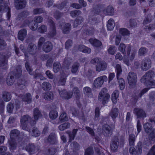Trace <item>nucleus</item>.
<instances>
[{
    "label": "nucleus",
    "mask_w": 155,
    "mask_h": 155,
    "mask_svg": "<svg viewBox=\"0 0 155 155\" xmlns=\"http://www.w3.org/2000/svg\"><path fill=\"white\" fill-rule=\"evenodd\" d=\"M29 140V138L27 135L23 132L20 133V147L23 149L25 150L29 153L30 154H33L38 152L39 148L38 146H35L33 143H29L26 145Z\"/></svg>",
    "instance_id": "obj_1"
},
{
    "label": "nucleus",
    "mask_w": 155,
    "mask_h": 155,
    "mask_svg": "<svg viewBox=\"0 0 155 155\" xmlns=\"http://www.w3.org/2000/svg\"><path fill=\"white\" fill-rule=\"evenodd\" d=\"M155 76V72L152 70L147 72L141 78L140 81L147 86H151L155 85V80L153 78Z\"/></svg>",
    "instance_id": "obj_2"
},
{
    "label": "nucleus",
    "mask_w": 155,
    "mask_h": 155,
    "mask_svg": "<svg viewBox=\"0 0 155 155\" xmlns=\"http://www.w3.org/2000/svg\"><path fill=\"white\" fill-rule=\"evenodd\" d=\"M11 141L9 143L10 150H13L16 149L17 147V141L19 142V131L14 129L11 131L10 133Z\"/></svg>",
    "instance_id": "obj_3"
},
{
    "label": "nucleus",
    "mask_w": 155,
    "mask_h": 155,
    "mask_svg": "<svg viewBox=\"0 0 155 155\" xmlns=\"http://www.w3.org/2000/svg\"><path fill=\"white\" fill-rule=\"evenodd\" d=\"M21 122L22 128L23 129L28 130V129L30 131L28 127L30 125L31 126H33L36 123L35 120H33L28 115H24L21 117Z\"/></svg>",
    "instance_id": "obj_4"
},
{
    "label": "nucleus",
    "mask_w": 155,
    "mask_h": 155,
    "mask_svg": "<svg viewBox=\"0 0 155 155\" xmlns=\"http://www.w3.org/2000/svg\"><path fill=\"white\" fill-rule=\"evenodd\" d=\"M19 78V73L14 71L10 72L6 79V82L8 85H12L15 82L18 84Z\"/></svg>",
    "instance_id": "obj_5"
},
{
    "label": "nucleus",
    "mask_w": 155,
    "mask_h": 155,
    "mask_svg": "<svg viewBox=\"0 0 155 155\" xmlns=\"http://www.w3.org/2000/svg\"><path fill=\"white\" fill-rule=\"evenodd\" d=\"M96 13L98 14L101 12L107 15H112L114 14V9L113 7L110 5L108 6L106 8L104 5H100L97 6V10H95Z\"/></svg>",
    "instance_id": "obj_6"
},
{
    "label": "nucleus",
    "mask_w": 155,
    "mask_h": 155,
    "mask_svg": "<svg viewBox=\"0 0 155 155\" xmlns=\"http://www.w3.org/2000/svg\"><path fill=\"white\" fill-rule=\"evenodd\" d=\"M124 143V140L123 139L119 140L117 137H114L111 141L110 148L113 151L117 150L119 145L120 147L123 146Z\"/></svg>",
    "instance_id": "obj_7"
},
{
    "label": "nucleus",
    "mask_w": 155,
    "mask_h": 155,
    "mask_svg": "<svg viewBox=\"0 0 155 155\" xmlns=\"http://www.w3.org/2000/svg\"><path fill=\"white\" fill-rule=\"evenodd\" d=\"M110 97L109 94L107 93V89L105 88L102 89L98 96V100L103 104H105L107 103Z\"/></svg>",
    "instance_id": "obj_8"
},
{
    "label": "nucleus",
    "mask_w": 155,
    "mask_h": 155,
    "mask_svg": "<svg viewBox=\"0 0 155 155\" xmlns=\"http://www.w3.org/2000/svg\"><path fill=\"white\" fill-rule=\"evenodd\" d=\"M127 79L130 86L132 88L134 87L137 81L136 74L133 72H129L127 76Z\"/></svg>",
    "instance_id": "obj_9"
},
{
    "label": "nucleus",
    "mask_w": 155,
    "mask_h": 155,
    "mask_svg": "<svg viewBox=\"0 0 155 155\" xmlns=\"http://www.w3.org/2000/svg\"><path fill=\"white\" fill-rule=\"evenodd\" d=\"M136 149L134 147H131L129 151L130 153L132 155H137L140 154L142 152V143L139 141L136 147Z\"/></svg>",
    "instance_id": "obj_10"
},
{
    "label": "nucleus",
    "mask_w": 155,
    "mask_h": 155,
    "mask_svg": "<svg viewBox=\"0 0 155 155\" xmlns=\"http://www.w3.org/2000/svg\"><path fill=\"white\" fill-rule=\"evenodd\" d=\"M107 80V77L105 75H103L97 78L94 81L93 87L99 88L101 87L104 81H106Z\"/></svg>",
    "instance_id": "obj_11"
},
{
    "label": "nucleus",
    "mask_w": 155,
    "mask_h": 155,
    "mask_svg": "<svg viewBox=\"0 0 155 155\" xmlns=\"http://www.w3.org/2000/svg\"><path fill=\"white\" fill-rule=\"evenodd\" d=\"M119 50L124 55L127 54V56L130 55L131 50V47L129 45L126 46L123 43H121L118 48Z\"/></svg>",
    "instance_id": "obj_12"
},
{
    "label": "nucleus",
    "mask_w": 155,
    "mask_h": 155,
    "mask_svg": "<svg viewBox=\"0 0 155 155\" xmlns=\"http://www.w3.org/2000/svg\"><path fill=\"white\" fill-rule=\"evenodd\" d=\"M151 61L150 59L146 58L142 60L141 63L142 70L146 71L151 67Z\"/></svg>",
    "instance_id": "obj_13"
},
{
    "label": "nucleus",
    "mask_w": 155,
    "mask_h": 155,
    "mask_svg": "<svg viewBox=\"0 0 155 155\" xmlns=\"http://www.w3.org/2000/svg\"><path fill=\"white\" fill-rule=\"evenodd\" d=\"M59 94L62 98L68 100L70 99L72 97L73 93L71 92H67L66 90L60 91L58 90Z\"/></svg>",
    "instance_id": "obj_14"
},
{
    "label": "nucleus",
    "mask_w": 155,
    "mask_h": 155,
    "mask_svg": "<svg viewBox=\"0 0 155 155\" xmlns=\"http://www.w3.org/2000/svg\"><path fill=\"white\" fill-rule=\"evenodd\" d=\"M133 113L137 116V118H144L146 116L145 112L141 109L135 108L134 109Z\"/></svg>",
    "instance_id": "obj_15"
},
{
    "label": "nucleus",
    "mask_w": 155,
    "mask_h": 155,
    "mask_svg": "<svg viewBox=\"0 0 155 155\" xmlns=\"http://www.w3.org/2000/svg\"><path fill=\"white\" fill-rule=\"evenodd\" d=\"M103 134L105 137H110L112 134L111 127L107 124H104L102 127Z\"/></svg>",
    "instance_id": "obj_16"
},
{
    "label": "nucleus",
    "mask_w": 155,
    "mask_h": 155,
    "mask_svg": "<svg viewBox=\"0 0 155 155\" xmlns=\"http://www.w3.org/2000/svg\"><path fill=\"white\" fill-rule=\"evenodd\" d=\"M47 141L51 144H56L58 143L57 136L54 133H52L48 136Z\"/></svg>",
    "instance_id": "obj_17"
},
{
    "label": "nucleus",
    "mask_w": 155,
    "mask_h": 155,
    "mask_svg": "<svg viewBox=\"0 0 155 155\" xmlns=\"http://www.w3.org/2000/svg\"><path fill=\"white\" fill-rule=\"evenodd\" d=\"M107 67V64L106 62L101 61L96 65V70L98 72L105 70Z\"/></svg>",
    "instance_id": "obj_18"
},
{
    "label": "nucleus",
    "mask_w": 155,
    "mask_h": 155,
    "mask_svg": "<svg viewBox=\"0 0 155 155\" xmlns=\"http://www.w3.org/2000/svg\"><path fill=\"white\" fill-rule=\"evenodd\" d=\"M42 96L45 100L48 101L52 100L54 97L53 93L51 91L44 93L42 94Z\"/></svg>",
    "instance_id": "obj_19"
},
{
    "label": "nucleus",
    "mask_w": 155,
    "mask_h": 155,
    "mask_svg": "<svg viewBox=\"0 0 155 155\" xmlns=\"http://www.w3.org/2000/svg\"><path fill=\"white\" fill-rule=\"evenodd\" d=\"M118 113L119 110L117 108H112L110 112L109 115L114 122L115 121V119L118 117Z\"/></svg>",
    "instance_id": "obj_20"
},
{
    "label": "nucleus",
    "mask_w": 155,
    "mask_h": 155,
    "mask_svg": "<svg viewBox=\"0 0 155 155\" xmlns=\"http://www.w3.org/2000/svg\"><path fill=\"white\" fill-rule=\"evenodd\" d=\"M37 49V47L36 45L33 43H30L28 46V50L30 54H35L36 52Z\"/></svg>",
    "instance_id": "obj_21"
},
{
    "label": "nucleus",
    "mask_w": 155,
    "mask_h": 155,
    "mask_svg": "<svg viewBox=\"0 0 155 155\" xmlns=\"http://www.w3.org/2000/svg\"><path fill=\"white\" fill-rule=\"evenodd\" d=\"M8 58L7 55L0 54V67L4 66L7 64Z\"/></svg>",
    "instance_id": "obj_22"
},
{
    "label": "nucleus",
    "mask_w": 155,
    "mask_h": 155,
    "mask_svg": "<svg viewBox=\"0 0 155 155\" xmlns=\"http://www.w3.org/2000/svg\"><path fill=\"white\" fill-rule=\"evenodd\" d=\"M53 48V45L51 43L50 41L46 42L44 45L43 47V50L46 52L47 53L51 51Z\"/></svg>",
    "instance_id": "obj_23"
},
{
    "label": "nucleus",
    "mask_w": 155,
    "mask_h": 155,
    "mask_svg": "<svg viewBox=\"0 0 155 155\" xmlns=\"http://www.w3.org/2000/svg\"><path fill=\"white\" fill-rule=\"evenodd\" d=\"M20 97H21L23 101L26 102L28 104L30 103L32 101L31 95L29 93H28L21 96L20 95Z\"/></svg>",
    "instance_id": "obj_24"
},
{
    "label": "nucleus",
    "mask_w": 155,
    "mask_h": 155,
    "mask_svg": "<svg viewBox=\"0 0 155 155\" xmlns=\"http://www.w3.org/2000/svg\"><path fill=\"white\" fill-rule=\"evenodd\" d=\"M33 116L35 119L34 120L36 122L37 120L42 117V115L38 108H36L33 110Z\"/></svg>",
    "instance_id": "obj_25"
},
{
    "label": "nucleus",
    "mask_w": 155,
    "mask_h": 155,
    "mask_svg": "<svg viewBox=\"0 0 155 155\" xmlns=\"http://www.w3.org/2000/svg\"><path fill=\"white\" fill-rule=\"evenodd\" d=\"M89 42L94 46L99 47L102 45L101 42L99 40L93 38H90L89 40Z\"/></svg>",
    "instance_id": "obj_26"
},
{
    "label": "nucleus",
    "mask_w": 155,
    "mask_h": 155,
    "mask_svg": "<svg viewBox=\"0 0 155 155\" xmlns=\"http://www.w3.org/2000/svg\"><path fill=\"white\" fill-rule=\"evenodd\" d=\"M72 114L73 116H77L80 119L83 121H85V117L83 112L81 111L78 112L76 110H75L74 112H73Z\"/></svg>",
    "instance_id": "obj_27"
},
{
    "label": "nucleus",
    "mask_w": 155,
    "mask_h": 155,
    "mask_svg": "<svg viewBox=\"0 0 155 155\" xmlns=\"http://www.w3.org/2000/svg\"><path fill=\"white\" fill-rule=\"evenodd\" d=\"M78 49L81 51L87 54L90 53L91 51V49L90 48L82 45L79 46Z\"/></svg>",
    "instance_id": "obj_28"
},
{
    "label": "nucleus",
    "mask_w": 155,
    "mask_h": 155,
    "mask_svg": "<svg viewBox=\"0 0 155 155\" xmlns=\"http://www.w3.org/2000/svg\"><path fill=\"white\" fill-rule=\"evenodd\" d=\"M34 78L35 79H40L41 80L45 79V78L43 76L42 73L38 69L35 70L34 75Z\"/></svg>",
    "instance_id": "obj_29"
},
{
    "label": "nucleus",
    "mask_w": 155,
    "mask_h": 155,
    "mask_svg": "<svg viewBox=\"0 0 155 155\" xmlns=\"http://www.w3.org/2000/svg\"><path fill=\"white\" fill-rule=\"evenodd\" d=\"M67 76L64 73L60 77V78L58 81V85H64L66 83Z\"/></svg>",
    "instance_id": "obj_30"
},
{
    "label": "nucleus",
    "mask_w": 155,
    "mask_h": 155,
    "mask_svg": "<svg viewBox=\"0 0 155 155\" xmlns=\"http://www.w3.org/2000/svg\"><path fill=\"white\" fill-rule=\"evenodd\" d=\"M115 68L116 73V77L117 78H118L122 74V68L120 64H118L116 65Z\"/></svg>",
    "instance_id": "obj_31"
},
{
    "label": "nucleus",
    "mask_w": 155,
    "mask_h": 155,
    "mask_svg": "<svg viewBox=\"0 0 155 155\" xmlns=\"http://www.w3.org/2000/svg\"><path fill=\"white\" fill-rule=\"evenodd\" d=\"M84 20L83 18L81 16H79L77 17L74 20L73 26L74 27H76L78 25L81 24Z\"/></svg>",
    "instance_id": "obj_32"
},
{
    "label": "nucleus",
    "mask_w": 155,
    "mask_h": 155,
    "mask_svg": "<svg viewBox=\"0 0 155 155\" xmlns=\"http://www.w3.org/2000/svg\"><path fill=\"white\" fill-rule=\"evenodd\" d=\"M115 23L114 20L113 19H109L107 24V29L108 30H112L115 26Z\"/></svg>",
    "instance_id": "obj_33"
},
{
    "label": "nucleus",
    "mask_w": 155,
    "mask_h": 155,
    "mask_svg": "<svg viewBox=\"0 0 155 155\" xmlns=\"http://www.w3.org/2000/svg\"><path fill=\"white\" fill-rule=\"evenodd\" d=\"M2 96L3 100L6 102L9 101L11 99L12 97L9 93L6 91L3 92Z\"/></svg>",
    "instance_id": "obj_34"
},
{
    "label": "nucleus",
    "mask_w": 155,
    "mask_h": 155,
    "mask_svg": "<svg viewBox=\"0 0 155 155\" xmlns=\"http://www.w3.org/2000/svg\"><path fill=\"white\" fill-rule=\"evenodd\" d=\"M136 137L134 134H130L129 135L128 140L129 144L130 146H134Z\"/></svg>",
    "instance_id": "obj_35"
},
{
    "label": "nucleus",
    "mask_w": 155,
    "mask_h": 155,
    "mask_svg": "<svg viewBox=\"0 0 155 155\" xmlns=\"http://www.w3.org/2000/svg\"><path fill=\"white\" fill-rule=\"evenodd\" d=\"M119 95V92L117 90H115L113 93L111 100L113 103L116 104L117 103Z\"/></svg>",
    "instance_id": "obj_36"
},
{
    "label": "nucleus",
    "mask_w": 155,
    "mask_h": 155,
    "mask_svg": "<svg viewBox=\"0 0 155 155\" xmlns=\"http://www.w3.org/2000/svg\"><path fill=\"white\" fill-rule=\"evenodd\" d=\"M78 130V129H73L72 132L69 133L68 134L70 138L69 142H71L74 139Z\"/></svg>",
    "instance_id": "obj_37"
},
{
    "label": "nucleus",
    "mask_w": 155,
    "mask_h": 155,
    "mask_svg": "<svg viewBox=\"0 0 155 155\" xmlns=\"http://www.w3.org/2000/svg\"><path fill=\"white\" fill-rule=\"evenodd\" d=\"M71 28V25L69 23H66L62 28L63 33L64 34H68L70 31Z\"/></svg>",
    "instance_id": "obj_38"
},
{
    "label": "nucleus",
    "mask_w": 155,
    "mask_h": 155,
    "mask_svg": "<svg viewBox=\"0 0 155 155\" xmlns=\"http://www.w3.org/2000/svg\"><path fill=\"white\" fill-rule=\"evenodd\" d=\"M49 117L52 120L55 119L58 117V114L57 111L54 110H51L49 113Z\"/></svg>",
    "instance_id": "obj_39"
},
{
    "label": "nucleus",
    "mask_w": 155,
    "mask_h": 155,
    "mask_svg": "<svg viewBox=\"0 0 155 155\" xmlns=\"http://www.w3.org/2000/svg\"><path fill=\"white\" fill-rule=\"evenodd\" d=\"M143 128L145 131L147 133L150 132L152 129V127L149 123H146L143 124Z\"/></svg>",
    "instance_id": "obj_40"
},
{
    "label": "nucleus",
    "mask_w": 155,
    "mask_h": 155,
    "mask_svg": "<svg viewBox=\"0 0 155 155\" xmlns=\"http://www.w3.org/2000/svg\"><path fill=\"white\" fill-rule=\"evenodd\" d=\"M70 127V124L69 123H65L58 126L59 130L61 131L64 130L69 128Z\"/></svg>",
    "instance_id": "obj_41"
},
{
    "label": "nucleus",
    "mask_w": 155,
    "mask_h": 155,
    "mask_svg": "<svg viewBox=\"0 0 155 155\" xmlns=\"http://www.w3.org/2000/svg\"><path fill=\"white\" fill-rule=\"evenodd\" d=\"M61 65L59 62H55L53 65V70L55 73H57L60 70Z\"/></svg>",
    "instance_id": "obj_42"
},
{
    "label": "nucleus",
    "mask_w": 155,
    "mask_h": 155,
    "mask_svg": "<svg viewBox=\"0 0 155 155\" xmlns=\"http://www.w3.org/2000/svg\"><path fill=\"white\" fill-rule=\"evenodd\" d=\"M59 120L61 122L67 121L68 120V117H67L66 114L65 112L62 113L60 116Z\"/></svg>",
    "instance_id": "obj_43"
},
{
    "label": "nucleus",
    "mask_w": 155,
    "mask_h": 155,
    "mask_svg": "<svg viewBox=\"0 0 155 155\" xmlns=\"http://www.w3.org/2000/svg\"><path fill=\"white\" fill-rule=\"evenodd\" d=\"M118 81L120 88L121 90H123L125 87V82L124 79L121 78H117Z\"/></svg>",
    "instance_id": "obj_44"
},
{
    "label": "nucleus",
    "mask_w": 155,
    "mask_h": 155,
    "mask_svg": "<svg viewBox=\"0 0 155 155\" xmlns=\"http://www.w3.org/2000/svg\"><path fill=\"white\" fill-rule=\"evenodd\" d=\"M147 51V48L145 47H141L139 50L138 55L139 56H144Z\"/></svg>",
    "instance_id": "obj_45"
},
{
    "label": "nucleus",
    "mask_w": 155,
    "mask_h": 155,
    "mask_svg": "<svg viewBox=\"0 0 155 155\" xmlns=\"http://www.w3.org/2000/svg\"><path fill=\"white\" fill-rule=\"evenodd\" d=\"M27 35L26 29L23 28L20 30V40L23 41Z\"/></svg>",
    "instance_id": "obj_46"
},
{
    "label": "nucleus",
    "mask_w": 155,
    "mask_h": 155,
    "mask_svg": "<svg viewBox=\"0 0 155 155\" xmlns=\"http://www.w3.org/2000/svg\"><path fill=\"white\" fill-rule=\"evenodd\" d=\"M56 34V31L55 27L50 28V31L48 35L50 37H53Z\"/></svg>",
    "instance_id": "obj_47"
},
{
    "label": "nucleus",
    "mask_w": 155,
    "mask_h": 155,
    "mask_svg": "<svg viewBox=\"0 0 155 155\" xmlns=\"http://www.w3.org/2000/svg\"><path fill=\"white\" fill-rule=\"evenodd\" d=\"M33 12L34 15L40 14L42 13H45L46 14L45 11L42 8L34 9Z\"/></svg>",
    "instance_id": "obj_48"
},
{
    "label": "nucleus",
    "mask_w": 155,
    "mask_h": 155,
    "mask_svg": "<svg viewBox=\"0 0 155 155\" xmlns=\"http://www.w3.org/2000/svg\"><path fill=\"white\" fill-rule=\"evenodd\" d=\"M51 84L47 82H44L42 84V87L44 90H49L51 88Z\"/></svg>",
    "instance_id": "obj_49"
},
{
    "label": "nucleus",
    "mask_w": 155,
    "mask_h": 155,
    "mask_svg": "<svg viewBox=\"0 0 155 155\" xmlns=\"http://www.w3.org/2000/svg\"><path fill=\"white\" fill-rule=\"evenodd\" d=\"M47 26L46 25H42L39 27L38 31L41 33H44L47 31Z\"/></svg>",
    "instance_id": "obj_50"
},
{
    "label": "nucleus",
    "mask_w": 155,
    "mask_h": 155,
    "mask_svg": "<svg viewBox=\"0 0 155 155\" xmlns=\"http://www.w3.org/2000/svg\"><path fill=\"white\" fill-rule=\"evenodd\" d=\"M83 90L84 94L87 96H88L92 94L91 89L88 87H84Z\"/></svg>",
    "instance_id": "obj_51"
},
{
    "label": "nucleus",
    "mask_w": 155,
    "mask_h": 155,
    "mask_svg": "<svg viewBox=\"0 0 155 155\" xmlns=\"http://www.w3.org/2000/svg\"><path fill=\"white\" fill-rule=\"evenodd\" d=\"M71 146L74 151L78 150L80 147L79 144L76 142L72 143L71 144Z\"/></svg>",
    "instance_id": "obj_52"
},
{
    "label": "nucleus",
    "mask_w": 155,
    "mask_h": 155,
    "mask_svg": "<svg viewBox=\"0 0 155 155\" xmlns=\"http://www.w3.org/2000/svg\"><path fill=\"white\" fill-rule=\"evenodd\" d=\"M70 15L72 17L74 18L77 16H78L81 14V12L80 10H76L71 11L70 12Z\"/></svg>",
    "instance_id": "obj_53"
},
{
    "label": "nucleus",
    "mask_w": 155,
    "mask_h": 155,
    "mask_svg": "<svg viewBox=\"0 0 155 155\" xmlns=\"http://www.w3.org/2000/svg\"><path fill=\"white\" fill-rule=\"evenodd\" d=\"M149 139L152 141H155V128L150 133L149 136Z\"/></svg>",
    "instance_id": "obj_54"
},
{
    "label": "nucleus",
    "mask_w": 155,
    "mask_h": 155,
    "mask_svg": "<svg viewBox=\"0 0 155 155\" xmlns=\"http://www.w3.org/2000/svg\"><path fill=\"white\" fill-rule=\"evenodd\" d=\"M79 66V64L77 62L74 63L72 66L71 72L72 73H75L78 69Z\"/></svg>",
    "instance_id": "obj_55"
},
{
    "label": "nucleus",
    "mask_w": 155,
    "mask_h": 155,
    "mask_svg": "<svg viewBox=\"0 0 155 155\" xmlns=\"http://www.w3.org/2000/svg\"><path fill=\"white\" fill-rule=\"evenodd\" d=\"M14 106L12 103H9L7 106V112L10 114L12 113L14 109Z\"/></svg>",
    "instance_id": "obj_56"
},
{
    "label": "nucleus",
    "mask_w": 155,
    "mask_h": 155,
    "mask_svg": "<svg viewBox=\"0 0 155 155\" xmlns=\"http://www.w3.org/2000/svg\"><path fill=\"white\" fill-rule=\"evenodd\" d=\"M94 153L93 148L89 147L87 148L85 150L84 155H93Z\"/></svg>",
    "instance_id": "obj_57"
},
{
    "label": "nucleus",
    "mask_w": 155,
    "mask_h": 155,
    "mask_svg": "<svg viewBox=\"0 0 155 155\" xmlns=\"http://www.w3.org/2000/svg\"><path fill=\"white\" fill-rule=\"evenodd\" d=\"M71 63V60L70 58H66L64 62V65L65 67L68 69L70 64Z\"/></svg>",
    "instance_id": "obj_58"
},
{
    "label": "nucleus",
    "mask_w": 155,
    "mask_h": 155,
    "mask_svg": "<svg viewBox=\"0 0 155 155\" xmlns=\"http://www.w3.org/2000/svg\"><path fill=\"white\" fill-rule=\"evenodd\" d=\"M109 53L111 55H114L115 53L116 48L115 46L110 45L108 50Z\"/></svg>",
    "instance_id": "obj_59"
},
{
    "label": "nucleus",
    "mask_w": 155,
    "mask_h": 155,
    "mask_svg": "<svg viewBox=\"0 0 155 155\" xmlns=\"http://www.w3.org/2000/svg\"><path fill=\"white\" fill-rule=\"evenodd\" d=\"M56 149L53 147H51L47 151L46 153L48 155H53L56 152Z\"/></svg>",
    "instance_id": "obj_60"
},
{
    "label": "nucleus",
    "mask_w": 155,
    "mask_h": 155,
    "mask_svg": "<svg viewBox=\"0 0 155 155\" xmlns=\"http://www.w3.org/2000/svg\"><path fill=\"white\" fill-rule=\"evenodd\" d=\"M66 4L67 2L65 1H64L62 2L61 4L54 5L53 7H56L58 9H62L66 5Z\"/></svg>",
    "instance_id": "obj_61"
},
{
    "label": "nucleus",
    "mask_w": 155,
    "mask_h": 155,
    "mask_svg": "<svg viewBox=\"0 0 155 155\" xmlns=\"http://www.w3.org/2000/svg\"><path fill=\"white\" fill-rule=\"evenodd\" d=\"M7 44L3 39H0V50H3L5 49Z\"/></svg>",
    "instance_id": "obj_62"
},
{
    "label": "nucleus",
    "mask_w": 155,
    "mask_h": 155,
    "mask_svg": "<svg viewBox=\"0 0 155 155\" xmlns=\"http://www.w3.org/2000/svg\"><path fill=\"white\" fill-rule=\"evenodd\" d=\"M120 33L123 36L127 35L129 34V31L125 28H121L120 30Z\"/></svg>",
    "instance_id": "obj_63"
},
{
    "label": "nucleus",
    "mask_w": 155,
    "mask_h": 155,
    "mask_svg": "<svg viewBox=\"0 0 155 155\" xmlns=\"http://www.w3.org/2000/svg\"><path fill=\"white\" fill-rule=\"evenodd\" d=\"M64 14L63 12H60L56 11L54 14V18L57 19H58L64 15Z\"/></svg>",
    "instance_id": "obj_64"
}]
</instances>
